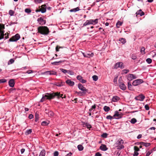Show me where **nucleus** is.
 <instances>
[{
  "label": "nucleus",
  "instance_id": "bf43d9fd",
  "mask_svg": "<svg viewBox=\"0 0 156 156\" xmlns=\"http://www.w3.org/2000/svg\"><path fill=\"white\" fill-rule=\"evenodd\" d=\"M124 148V146L123 145H120L118 147V149H121Z\"/></svg>",
  "mask_w": 156,
  "mask_h": 156
},
{
  "label": "nucleus",
  "instance_id": "69168bd1",
  "mask_svg": "<svg viewBox=\"0 0 156 156\" xmlns=\"http://www.w3.org/2000/svg\"><path fill=\"white\" fill-rule=\"evenodd\" d=\"M28 117L30 119H32L33 118V115L31 114H30Z\"/></svg>",
  "mask_w": 156,
  "mask_h": 156
},
{
  "label": "nucleus",
  "instance_id": "4c0bfd02",
  "mask_svg": "<svg viewBox=\"0 0 156 156\" xmlns=\"http://www.w3.org/2000/svg\"><path fill=\"white\" fill-rule=\"evenodd\" d=\"M50 75H57V73L56 72L54 71H50Z\"/></svg>",
  "mask_w": 156,
  "mask_h": 156
},
{
  "label": "nucleus",
  "instance_id": "58836bf2",
  "mask_svg": "<svg viewBox=\"0 0 156 156\" xmlns=\"http://www.w3.org/2000/svg\"><path fill=\"white\" fill-rule=\"evenodd\" d=\"M129 72V69H124L122 71V74H126Z\"/></svg>",
  "mask_w": 156,
  "mask_h": 156
},
{
  "label": "nucleus",
  "instance_id": "a878e982",
  "mask_svg": "<svg viewBox=\"0 0 156 156\" xmlns=\"http://www.w3.org/2000/svg\"><path fill=\"white\" fill-rule=\"evenodd\" d=\"M104 109L106 112L109 111L110 110V108L109 107L105 106L104 107Z\"/></svg>",
  "mask_w": 156,
  "mask_h": 156
},
{
  "label": "nucleus",
  "instance_id": "f257e3e1",
  "mask_svg": "<svg viewBox=\"0 0 156 156\" xmlns=\"http://www.w3.org/2000/svg\"><path fill=\"white\" fill-rule=\"evenodd\" d=\"M63 94H60V92H56L52 93H47L45 95H43V97L41 100V102H43L46 100H50L54 98L55 96H57L58 99L60 97L63 98Z\"/></svg>",
  "mask_w": 156,
  "mask_h": 156
},
{
  "label": "nucleus",
  "instance_id": "338daca9",
  "mask_svg": "<svg viewBox=\"0 0 156 156\" xmlns=\"http://www.w3.org/2000/svg\"><path fill=\"white\" fill-rule=\"evenodd\" d=\"M80 82L82 83H86V81L85 80L82 79L81 80H80Z\"/></svg>",
  "mask_w": 156,
  "mask_h": 156
},
{
  "label": "nucleus",
  "instance_id": "c03bdc74",
  "mask_svg": "<svg viewBox=\"0 0 156 156\" xmlns=\"http://www.w3.org/2000/svg\"><path fill=\"white\" fill-rule=\"evenodd\" d=\"M25 11L27 13H30L31 12V10L29 9H26L25 10Z\"/></svg>",
  "mask_w": 156,
  "mask_h": 156
},
{
  "label": "nucleus",
  "instance_id": "aec40b11",
  "mask_svg": "<svg viewBox=\"0 0 156 156\" xmlns=\"http://www.w3.org/2000/svg\"><path fill=\"white\" fill-rule=\"evenodd\" d=\"M140 144L141 145L145 146L146 147H148L151 144L148 143H145L144 142H141L140 143Z\"/></svg>",
  "mask_w": 156,
  "mask_h": 156
},
{
  "label": "nucleus",
  "instance_id": "f704fd0d",
  "mask_svg": "<svg viewBox=\"0 0 156 156\" xmlns=\"http://www.w3.org/2000/svg\"><path fill=\"white\" fill-rule=\"evenodd\" d=\"M62 62L61 61H59L58 62H53L51 63V64L52 65H58L59 63H61Z\"/></svg>",
  "mask_w": 156,
  "mask_h": 156
},
{
  "label": "nucleus",
  "instance_id": "bb28decb",
  "mask_svg": "<svg viewBox=\"0 0 156 156\" xmlns=\"http://www.w3.org/2000/svg\"><path fill=\"white\" fill-rule=\"evenodd\" d=\"M77 148L79 151H81L83 149V147L81 145H79L77 146Z\"/></svg>",
  "mask_w": 156,
  "mask_h": 156
},
{
  "label": "nucleus",
  "instance_id": "09e8293b",
  "mask_svg": "<svg viewBox=\"0 0 156 156\" xmlns=\"http://www.w3.org/2000/svg\"><path fill=\"white\" fill-rule=\"evenodd\" d=\"M7 80L6 79H1L0 80V83H5L6 82Z\"/></svg>",
  "mask_w": 156,
  "mask_h": 156
},
{
  "label": "nucleus",
  "instance_id": "ea45409f",
  "mask_svg": "<svg viewBox=\"0 0 156 156\" xmlns=\"http://www.w3.org/2000/svg\"><path fill=\"white\" fill-rule=\"evenodd\" d=\"M32 132V129H29L26 131V134L27 135H28L29 134H30Z\"/></svg>",
  "mask_w": 156,
  "mask_h": 156
},
{
  "label": "nucleus",
  "instance_id": "39448f33",
  "mask_svg": "<svg viewBox=\"0 0 156 156\" xmlns=\"http://www.w3.org/2000/svg\"><path fill=\"white\" fill-rule=\"evenodd\" d=\"M20 37V35L18 34L12 36L9 39V41L11 42L16 41H18Z\"/></svg>",
  "mask_w": 156,
  "mask_h": 156
},
{
  "label": "nucleus",
  "instance_id": "2eb2a0df",
  "mask_svg": "<svg viewBox=\"0 0 156 156\" xmlns=\"http://www.w3.org/2000/svg\"><path fill=\"white\" fill-rule=\"evenodd\" d=\"M66 82L67 84L70 86H73L74 84V82L73 81H71V80L69 79L67 80Z\"/></svg>",
  "mask_w": 156,
  "mask_h": 156
},
{
  "label": "nucleus",
  "instance_id": "dca6fc26",
  "mask_svg": "<svg viewBox=\"0 0 156 156\" xmlns=\"http://www.w3.org/2000/svg\"><path fill=\"white\" fill-rule=\"evenodd\" d=\"M41 7V8L40 9L41 12L42 13L45 12L46 11V5H42Z\"/></svg>",
  "mask_w": 156,
  "mask_h": 156
},
{
  "label": "nucleus",
  "instance_id": "3c124183",
  "mask_svg": "<svg viewBox=\"0 0 156 156\" xmlns=\"http://www.w3.org/2000/svg\"><path fill=\"white\" fill-rule=\"evenodd\" d=\"M134 150L135 151H139L140 150L139 148H138L137 146H135L134 147Z\"/></svg>",
  "mask_w": 156,
  "mask_h": 156
},
{
  "label": "nucleus",
  "instance_id": "864d4df0",
  "mask_svg": "<svg viewBox=\"0 0 156 156\" xmlns=\"http://www.w3.org/2000/svg\"><path fill=\"white\" fill-rule=\"evenodd\" d=\"M64 83V82H62L61 83H58V84H57V86L59 87H61L62 86Z\"/></svg>",
  "mask_w": 156,
  "mask_h": 156
},
{
  "label": "nucleus",
  "instance_id": "6e6d98bb",
  "mask_svg": "<svg viewBox=\"0 0 156 156\" xmlns=\"http://www.w3.org/2000/svg\"><path fill=\"white\" fill-rule=\"evenodd\" d=\"M144 107L145 109L147 110H148L149 109V107L148 105H145Z\"/></svg>",
  "mask_w": 156,
  "mask_h": 156
},
{
  "label": "nucleus",
  "instance_id": "ddd939ff",
  "mask_svg": "<svg viewBox=\"0 0 156 156\" xmlns=\"http://www.w3.org/2000/svg\"><path fill=\"white\" fill-rule=\"evenodd\" d=\"M78 87L79 89L82 91H83L87 92L88 91L86 89L85 87H84L81 84H79L78 85Z\"/></svg>",
  "mask_w": 156,
  "mask_h": 156
},
{
  "label": "nucleus",
  "instance_id": "5fc2aeb1",
  "mask_svg": "<svg viewBox=\"0 0 156 156\" xmlns=\"http://www.w3.org/2000/svg\"><path fill=\"white\" fill-rule=\"evenodd\" d=\"M54 156H58V155L59 153L58 151H55L54 154Z\"/></svg>",
  "mask_w": 156,
  "mask_h": 156
},
{
  "label": "nucleus",
  "instance_id": "c85d7f7f",
  "mask_svg": "<svg viewBox=\"0 0 156 156\" xmlns=\"http://www.w3.org/2000/svg\"><path fill=\"white\" fill-rule=\"evenodd\" d=\"M122 22L119 21H118L116 24L117 27L118 28L119 27H120L122 25Z\"/></svg>",
  "mask_w": 156,
  "mask_h": 156
},
{
  "label": "nucleus",
  "instance_id": "c756f323",
  "mask_svg": "<svg viewBox=\"0 0 156 156\" xmlns=\"http://www.w3.org/2000/svg\"><path fill=\"white\" fill-rule=\"evenodd\" d=\"M86 92L82 91V92L79 91V92H78L77 93L79 94H80V96H82L84 95L85 94Z\"/></svg>",
  "mask_w": 156,
  "mask_h": 156
},
{
  "label": "nucleus",
  "instance_id": "4468645a",
  "mask_svg": "<svg viewBox=\"0 0 156 156\" xmlns=\"http://www.w3.org/2000/svg\"><path fill=\"white\" fill-rule=\"evenodd\" d=\"M136 78V77L133 74H129L128 75L127 79L129 81H131L133 79Z\"/></svg>",
  "mask_w": 156,
  "mask_h": 156
},
{
  "label": "nucleus",
  "instance_id": "9b49d317",
  "mask_svg": "<svg viewBox=\"0 0 156 156\" xmlns=\"http://www.w3.org/2000/svg\"><path fill=\"white\" fill-rule=\"evenodd\" d=\"M83 54L84 57L87 58H90V57H92L94 55L93 53H91L90 52L83 53Z\"/></svg>",
  "mask_w": 156,
  "mask_h": 156
},
{
  "label": "nucleus",
  "instance_id": "49530a36",
  "mask_svg": "<svg viewBox=\"0 0 156 156\" xmlns=\"http://www.w3.org/2000/svg\"><path fill=\"white\" fill-rule=\"evenodd\" d=\"M131 58L135 60L136 59V55L135 54H132L131 55Z\"/></svg>",
  "mask_w": 156,
  "mask_h": 156
},
{
  "label": "nucleus",
  "instance_id": "6ab92c4d",
  "mask_svg": "<svg viewBox=\"0 0 156 156\" xmlns=\"http://www.w3.org/2000/svg\"><path fill=\"white\" fill-rule=\"evenodd\" d=\"M136 16L138 15H140V16H142L144 15V12L142 11L141 9H140L136 13Z\"/></svg>",
  "mask_w": 156,
  "mask_h": 156
},
{
  "label": "nucleus",
  "instance_id": "7ed1b4c3",
  "mask_svg": "<svg viewBox=\"0 0 156 156\" xmlns=\"http://www.w3.org/2000/svg\"><path fill=\"white\" fill-rule=\"evenodd\" d=\"M98 19H96L95 20H87L83 23V26H85L90 24H95L98 23Z\"/></svg>",
  "mask_w": 156,
  "mask_h": 156
},
{
  "label": "nucleus",
  "instance_id": "13d9d810",
  "mask_svg": "<svg viewBox=\"0 0 156 156\" xmlns=\"http://www.w3.org/2000/svg\"><path fill=\"white\" fill-rule=\"evenodd\" d=\"M152 152V150H151V152L150 151L147 152L146 154V156H149V155Z\"/></svg>",
  "mask_w": 156,
  "mask_h": 156
},
{
  "label": "nucleus",
  "instance_id": "0eeeda50",
  "mask_svg": "<svg viewBox=\"0 0 156 156\" xmlns=\"http://www.w3.org/2000/svg\"><path fill=\"white\" fill-rule=\"evenodd\" d=\"M124 65L123 63L122 62H118L115 64V69H117L118 68H120L122 69L124 68Z\"/></svg>",
  "mask_w": 156,
  "mask_h": 156
},
{
  "label": "nucleus",
  "instance_id": "423d86ee",
  "mask_svg": "<svg viewBox=\"0 0 156 156\" xmlns=\"http://www.w3.org/2000/svg\"><path fill=\"white\" fill-rule=\"evenodd\" d=\"M143 82L144 81L143 80L138 79L134 80L132 84L134 86H136L140 84Z\"/></svg>",
  "mask_w": 156,
  "mask_h": 156
},
{
  "label": "nucleus",
  "instance_id": "9d476101",
  "mask_svg": "<svg viewBox=\"0 0 156 156\" xmlns=\"http://www.w3.org/2000/svg\"><path fill=\"white\" fill-rule=\"evenodd\" d=\"M145 96L143 94H140L135 97V99L136 100L143 101L145 98Z\"/></svg>",
  "mask_w": 156,
  "mask_h": 156
},
{
  "label": "nucleus",
  "instance_id": "c9c22d12",
  "mask_svg": "<svg viewBox=\"0 0 156 156\" xmlns=\"http://www.w3.org/2000/svg\"><path fill=\"white\" fill-rule=\"evenodd\" d=\"M136 120L135 118H133L132 119L131 121V122L132 124H134L136 122Z\"/></svg>",
  "mask_w": 156,
  "mask_h": 156
},
{
  "label": "nucleus",
  "instance_id": "a19ab883",
  "mask_svg": "<svg viewBox=\"0 0 156 156\" xmlns=\"http://www.w3.org/2000/svg\"><path fill=\"white\" fill-rule=\"evenodd\" d=\"M128 88L130 90H131L132 85L130 82H128Z\"/></svg>",
  "mask_w": 156,
  "mask_h": 156
},
{
  "label": "nucleus",
  "instance_id": "774afa93",
  "mask_svg": "<svg viewBox=\"0 0 156 156\" xmlns=\"http://www.w3.org/2000/svg\"><path fill=\"white\" fill-rule=\"evenodd\" d=\"M138 154V153L136 151H134V153L133 154V156H137Z\"/></svg>",
  "mask_w": 156,
  "mask_h": 156
},
{
  "label": "nucleus",
  "instance_id": "79ce46f5",
  "mask_svg": "<svg viewBox=\"0 0 156 156\" xmlns=\"http://www.w3.org/2000/svg\"><path fill=\"white\" fill-rule=\"evenodd\" d=\"M60 71H61L62 72L64 73H67V70L65 69H64L62 68H61L60 69Z\"/></svg>",
  "mask_w": 156,
  "mask_h": 156
},
{
  "label": "nucleus",
  "instance_id": "412c9836",
  "mask_svg": "<svg viewBox=\"0 0 156 156\" xmlns=\"http://www.w3.org/2000/svg\"><path fill=\"white\" fill-rule=\"evenodd\" d=\"M83 126H86L88 129H89L91 128V125L90 124L87 123H84L83 124Z\"/></svg>",
  "mask_w": 156,
  "mask_h": 156
},
{
  "label": "nucleus",
  "instance_id": "7c9ffc66",
  "mask_svg": "<svg viewBox=\"0 0 156 156\" xmlns=\"http://www.w3.org/2000/svg\"><path fill=\"white\" fill-rule=\"evenodd\" d=\"M145 48H144V47H142L141 49V50H140V52H141V53H142V54H145Z\"/></svg>",
  "mask_w": 156,
  "mask_h": 156
},
{
  "label": "nucleus",
  "instance_id": "603ef678",
  "mask_svg": "<svg viewBox=\"0 0 156 156\" xmlns=\"http://www.w3.org/2000/svg\"><path fill=\"white\" fill-rule=\"evenodd\" d=\"M76 78L77 79L79 80L80 81L83 79L82 77L80 75L77 76Z\"/></svg>",
  "mask_w": 156,
  "mask_h": 156
},
{
  "label": "nucleus",
  "instance_id": "4d7b16f0",
  "mask_svg": "<svg viewBox=\"0 0 156 156\" xmlns=\"http://www.w3.org/2000/svg\"><path fill=\"white\" fill-rule=\"evenodd\" d=\"M53 112L51 111H50L48 112V115L49 116H52L53 115Z\"/></svg>",
  "mask_w": 156,
  "mask_h": 156
},
{
  "label": "nucleus",
  "instance_id": "f03ea898",
  "mask_svg": "<svg viewBox=\"0 0 156 156\" xmlns=\"http://www.w3.org/2000/svg\"><path fill=\"white\" fill-rule=\"evenodd\" d=\"M38 32L41 34L46 35L49 33L48 28L46 26H40L37 28Z\"/></svg>",
  "mask_w": 156,
  "mask_h": 156
},
{
  "label": "nucleus",
  "instance_id": "8fccbe9b",
  "mask_svg": "<svg viewBox=\"0 0 156 156\" xmlns=\"http://www.w3.org/2000/svg\"><path fill=\"white\" fill-rule=\"evenodd\" d=\"M14 12L12 10H10L9 11V15L11 16L13 15L14 14Z\"/></svg>",
  "mask_w": 156,
  "mask_h": 156
},
{
  "label": "nucleus",
  "instance_id": "473e14b6",
  "mask_svg": "<svg viewBox=\"0 0 156 156\" xmlns=\"http://www.w3.org/2000/svg\"><path fill=\"white\" fill-rule=\"evenodd\" d=\"M49 122H47L45 121H44L41 122V125L42 126H45L48 125V124H49Z\"/></svg>",
  "mask_w": 156,
  "mask_h": 156
},
{
  "label": "nucleus",
  "instance_id": "a18cd8bd",
  "mask_svg": "<svg viewBox=\"0 0 156 156\" xmlns=\"http://www.w3.org/2000/svg\"><path fill=\"white\" fill-rule=\"evenodd\" d=\"M106 118L108 119L112 120L113 119V117L110 115H108L107 116Z\"/></svg>",
  "mask_w": 156,
  "mask_h": 156
},
{
  "label": "nucleus",
  "instance_id": "2f4dec72",
  "mask_svg": "<svg viewBox=\"0 0 156 156\" xmlns=\"http://www.w3.org/2000/svg\"><path fill=\"white\" fill-rule=\"evenodd\" d=\"M67 73L71 75H73L74 74V73L70 70H67Z\"/></svg>",
  "mask_w": 156,
  "mask_h": 156
},
{
  "label": "nucleus",
  "instance_id": "f3484780",
  "mask_svg": "<svg viewBox=\"0 0 156 156\" xmlns=\"http://www.w3.org/2000/svg\"><path fill=\"white\" fill-rule=\"evenodd\" d=\"M100 149L102 151H106L108 149L106 146L104 144H101L100 147Z\"/></svg>",
  "mask_w": 156,
  "mask_h": 156
},
{
  "label": "nucleus",
  "instance_id": "393cba45",
  "mask_svg": "<svg viewBox=\"0 0 156 156\" xmlns=\"http://www.w3.org/2000/svg\"><path fill=\"white\" fill-rule=\"evenodd\" d=\"M45 151L44 150H43L41 152L39 156H45Z\"/></svg>",
  "mask_w": 156,
  "mask_h": 156
},
{
  "label": "nucleus",
  "instance_id": "052dcab7",
  "mask_svg": "<svg viewBox=\"0 0 156 156\" xmlns=\"http://www.w3.org/2000/svg\"><path fill=\"white\" fill-rule=\"evenodd\" d=\"M61 48V47H60L58 45L55 48L56 51H59V49L60 48Z\"/></svg>",
  "mask_w": 156,
  "mask_h": 156
},
{
  "label": "nucleus",
  "instance_id": "0e129e2a",
  "mask_svg": "<svg viewBox=\"0 0 156 156\" xmlns=\"http://www.w3.org/2000/svg\"><path fill=\"white\" fill-rule=\"evenodd\" d=\"M101 154L98 152L96 153L95 156H101Z\"/></svg>",
  "mask_w": 156,
  "mask_h": 156
},
{
  "label": "nucleus",
  "instance_id": "cd10ccee",
  "mask_svg": "<svg viewBox=\"0 0 156 156\" xmlns=\"http://www.w3.org/2000/svg\"><path fill=\"white\" fill-rule=\"evenodd\" d=\"M35 121L37 122L39 120V115L37 113H35Z\"/></svg>",
  "mask_w": 156,
  "mask_h": 156
},
{
  "label": "nucleus",
  "instance_id": "a211bd4d",
  "mask_svg": "<svg viewBox=\"0 0 156 156\" xmlns=\"http://www.w3.org/2000/svg\"><path fill=\"white\" fill-rule=\"evenodd\" d=\"M9 83L10 87H13L15 84L14 80L13 79L10 80L9 82Z\"/></svg>",
  "mask_w": 156,
  "mask_h": 156
},
{
  "label": "nucleus",
  "instance_id": "20e7f679",
  "mask_svg": "<svg viewBox=\"0 0 156 156\" xmlns=\"http://www.w3.org/2000/svg\"><path fill=\"white\" fill-rule=\"evenodd\" d=\"M5 29L4 25L0 23V40L4 38V31L3 30Z\"/></svg>",
  "mask_w": 156,
  "mask_h": 156
},
{
  "label": "nucleus",
  "instance_id": "37998d69",
  "mask_svg": "<svg viewBox=\"0 0 156 156\" xmlns=\"http://www.w3.org/2000/svg\"><path fill=\"white\" fill-rule=\"evenodd\" d=\"M123 141L122 140H118L117 142V144L118 145H119L123 143Z\"/></svg>",
  "mask_w": 156,
  "mask_h": 156
},
{
  "label": "nucleus",
  "instance_id": "72a5a7b5",
  "mask_svg": "<svg viewBox=\"0 0 156 156\" xmlns=\"http://www.w3.org/2000/svg\"><path fill=\"white\" fill-rule=\"evenodd\" d=\"M92 78L93 80L94 81H96L98 79V77L96 75H94L93 76Z\"/></svg>",
  "mask_w": 156,
  "mask_h": 156
},
{
  "label": "nucleus",
  "instance_id": "f8f14e48",
  "mask_svg": "<svg viewBox=\"0 0 156 156\" xmlns=\"http://www.w3.org/2000/svg\"><path fill=\"white\" fill-rule=\"evenodd\" d=\"M39 23L41 25H44L46 23L45 20H44L42 17L39 18L37 20Z\"/></svg>",
  "mask_w": 156,
  "mask_h": 156
},
{
  "label": "nucleus",
  "instance_id": "4be33fe9",
  "mask_svg": "<svg viewBox=\"0 0 156 156\" xmlns=\"http://www.w3.org/2000/svg\"><path fill=\"white\" fill-rule=\"evenodd\" d=\"M80 10V9L79 7H77L76 8H74L72 9H71L70 10V12H76V11H78Z\"/></svg>",
  "mask_w": 156,
  "mask_h": 156
},
{
  "label": "nucleus",
  "instance_id": "5701e85b",
  "mask_svg": "<svg viewBox=\"0 0 156 156\" xmlns=\"http://www.w3.org/2000/svg\"><path fill=\"white\" fill-rule=\"evenodd\" d=\"M119 98L117 96L113 97L112 98V101L114 102L117 101L119 100Z\"/></svg>",
  "mask_w": 156,
  "mask_h": 156
},
{
  "label": "nucleus",
  "instance_id": "680f3d73",
  "mask_svg": "<svg viewBox=\"0 0 156 156\" xmlns=\"http://www.w3.org/2000/svg\"><path fill=\"white\" fill-rule=\"evenodd\" d=\"M95 108H96V105H93L92 106L91 108H90V109L89 111H91L92 110V109H95Z\"/></svg>",
  "mask_w": 156,
  "mask_h": 156
},
{
  "label": "nucleus",
  "instance_id": "6e6552de",
  "mask_svg": "<svg viewBox=\"0 0 156 156\" xmlns=\"http://www.w3.org/2000/svg\"><path fill=\"white\" fill-rule=\"evenodd\" d=\"M119 84L120 89L123 90H125L126 89V87L125 85L121 81L120 79L119 80Z\"/></svg>",
  "mask_w": 156,
  "mask_h": 156
},
{
  "label": "nucleus",
  "instance_id": "b1692460",
  "mask_svg": "<svg viewBox=\"0 0 156 156\" xmlns=\"http://www.w3.org/2000/svg\"><path fill=\"white\" fill-rule=\"evenodd\" d=\"M119 41H120L123 44H125L126 42V40L123 38H119Z\"/></svg>",
  "mask_w": 156,
  "mask_h": 156
},
{
  "label": "nucleus",
  "instance_id": "1a4fd4ad",
  "mask_svg": "<svg viewBox=\"0 0 156 156\" xmlns=\"http://www.w3.org/2000/svg\"><path fill=\"white\" fill-rule=\"evenodd\" d=\"M122 115H123L121 113L119 112L118 111H116L115 112V114L113 117H115L116 119H119L122 117Z\"/></svg>",
  "mask_w": 156,
  "mask_h": 156
},
{
  "label": "nucleus",
  "instance_id": "e433bc0d",
  "mask_svg": "<svg viewBox=\"0 0 156 156\" xmlns=\"http://www.w3.org/2000/svg\"><path fill=\"white\" fill-rule=\"evenodd\" d=\"M108 135L106 133H104L101 135V136L104 138H106L107 137Z\"/></svg>",
  "mask_w": 156,
  "mask_h": 156
},
{
  "label": "nucleus",
  "instance_id": "e2e57ef3",
  "mask_svg": "<svg viewBox=\"0 0 156 156\" xmlns=\"http://www.w3.org/2000/svg\"><path fill=\"white\" fill-rule=\"evenodd\" d=\"M14 60L13 59H10L9 62H9L10 63V64H12L14 62Z\"/></svg>",
  "mask_w": 156,
  "mask_h": 156
},
{
  "label": "nucleus",
  "instance_id": "de8ad7c7",
  "mask_svg": "<svg viewBox=\"0 0 156 156\" xmlns=\"http://www.w3.org/2000/svg\"><path fill=\"white\" fill-rule=\"evenodd\" d=\"M146 62L149 64H150L152 62V59L150 58H148L146 59Z\"/></svg>",
  "mask_w": 156,
  "mask_h": 156
}]
</instances>
